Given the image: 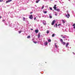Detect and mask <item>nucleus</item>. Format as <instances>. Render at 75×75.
<instances>
[{"instance_id":"obj_1","label":"nucleus","mask_w":75,"mask_h":75,"mask_svg":"<svg viewBox=\"0 0 75 75\" xmlns=\"http://www.w3.org/2000/svg\"><path fill=\"white\" fill-rule=\"evenodd\" d=\"M29 18L30 19H31V20H32L33 18V16L32 15H30V16L29 17Z\"/></svg>"},{"instance_id":"obj_2","label":"nucleus","mask_w":75,"mask_h":75,"mask_svg":"<svg viewBox=\"0 0 75 75\" xmlns=\"http://www.w3.org/2000/svg\"><path fill=\"white\" fill-rule=\"evenodd\" d=\"M67 15H66V17H67V18H69V17H70V15L68 13H67Z\"/></svg>"},{"instance_id":"obj_3","label":"nucleus","mask_w":75,"mask_h":75,"mask_svg":"<svg viewBox=\"0 0 75 75\" xmlns=\"http://www.w3.org/2000/svg\"><path fill=\"white\" fill-rule=\"evenodd\" d=\"M55 20H54L53 21H52L51 25H54V24L55 23Z\"/></svg>"},{"instance_id":"obj_4","label":"nucleus","mask_w":75,"mask_h":75,"mask_svg":"<svg viewBox=\"0 0 75 75\" xmlns=\"http://www.w3.org/2000/svg\"><path fill=\"white\" fill-rule=\"evenodd\" d=\"M11 1H12V0H8V1H6V3H9V2H11Z\"/></svg>"},{"instance_id":"obj_5","label":"nucleus","mask_w":75,"mask_h":75,"mask_svg":"<svg viewBox=\"0 0 75 75\" xmlns=\"http://www.w3.org/2000/svg\"><path fill=\"white\" fill-rule=\"evenodd\" d=\"M56 6H57V5H55L53 7L56 10V9H57V7H56Z\"/></svg>"},{"instance_id":"obj_6","label":"nucleus","mask_w":75,"mask_h":75,"mask_svg":"<svg viewBox=\"0 0 75 75\" xmlns=\"http://www.w3.org/2000/svg\"><path fill=\"white\" fill-rule=\"evenodd\" d=\"M69 42H67L66 45V47H68V45H69Z\"/></svg>"},{"instance_id":"obj_7","label":"nucleus","mask_w":75,"mask_h":75,"mask_svg":"<svg viewBox=\"0 0 75 75\" xmlns=\"http://www.w3.org/2000/svg\"><path fill=\"white\" fill-rule=\"evenodd\" d=\"M38 38H40V33H39L38 35Z\"/></svg>"},{"instance_id":"obj_8","label":"nucleus","mask_w":75,"mask_h":75,"mask_svg":"<svg viewBox=\"0 0 75 75\" xmlns=\"http://www.w3.org/2000/svg\"><path fill=\"white\" fill-rule=\"evenodd\" d=\"M43 23L44 24V25H46V22L45 21H43Z\"/></svg>"},{"instance_id":"obj_9","label":"nucleus","mask_w":75,"mask_h":75,"mask_svg":"<svg viewBox=\"0 0 75 75\" xmlns=\"http://www.w3.org/2000/svg\"><path fill=\"white\" fill-rule=\"evenodd\" d=\"M35 32L36 33H38V30H35Z\"/></svg>"},{"instance_id":"obj_10","label":"nucleus","mask_w":75,"mask_h":75,"mask_svg":"<svg viewBox=\"0 0 75 75\" xmlns=\"http://www.w3.org/2000/svg\"><path fill=\"white\" fill-rule=\"evenodd\" d=\"M62 44H63V45H65V42H62Z\"/></svg>"},{"instance_id":"obj_11","label":"nucleus","mask_w":75,"mask_h":75,"mask_svg":"<svg viewBox=\"0 0 75 75\" xmlns=\"http://www.w3.org/2000/svg\"><path fill=\"white\" fill-rule=\"evenodd\" d=\"M62 22H63V24H65V21H64V20H62Z\"/></svg>"},{"instance_id":"obj_12","label":"nucleus","mask_w":75,"mask_h":75,"mask_svg":"<svg viewBox=\"0 0 75 75\" xmlns=\"http://www.w3.org/2000/svg\"><path fill=\"white\" fill-rule=\"evenodd\" d=\"M45 45H47V44H48V42H46L45 43Z\"/></svg>"},{"instance_id":"obj_13","label":"nucleus","mask_w":75,"mask_h":75,"mask_svg":"<svg viewBox=\"0 0 75 75\" xmlns=\"http://www.w3.org/2000/svg\"><path fill=\"white\" fill-rule=\"evenodd\" d=\"M56 10L57 11H60V9H56Z\"/></svg>"},{"instance_id":"obj_14","label":"nucleus","mask_w":75,"mask_h":75,"mask_svg":"<svg viewBox=\"0 0 75 75\" xmlns=\"http://www.w3.org/2000/svg\"><path fill=\"white\" fill-rule=\"evenodd\" d=\"M44 8V5H43L42 7V8H41V9H43V8Z\"/></svg>"},{"instance_id":"obj_15","label":"nucleus","mask_w":75,"mask_h":75,"mask_svg":"<svg viewBox=\"0 0 75 75\" xmlns=\"http://www.w3.org/2000/svg\"><path fill=\"white\" fill-rule=\"evenodd\" d=\"M60 41L62 42H63V40H62V39H60Z\"/></svg>"},{"instance_id":"obj_16","label":"nucleus","mask_w":75,"mask_h":75,"mask_svg":"<svg viewBox=\"0 0 75 75\" xmlns=\"http://www.w3.org/2000/svg\"><path fill=\"white\" fill-rule=\"evenodd\" d=\"M43 13H45V14H46L47 13V11H43Z\"/></svg>"},{"instance_id":"obj_17","label":"nucleus","mask_w":75,"mask_h":75,"mask_svg":"<svg viewBox=\"0 0 75 75\" xmlns=\"http://www.w3.org/2000/svg\"><path fill=\"white\" fill-rule=\"evenodd\" d=\"M48 42H51V39L48 40Z\"/></svg>"},{"instance_id":"obj_18","label":"nucleus","mask_w":75,"mask_h":75,"mask_svg":"<svg viewBox=\"0 0 75 75\" xmlns=\"http://www.w3.org/2000/svg\"><path fill=\"white\" fill-rule=\"evenodd\" d=\"M55 46L56 48H57V45H56V43H55Z\"/></svg>"},{"instance_id":"obj_19","label":"nucleus","mask_w":75,"mask_h":75,"mask_svg":"<svg viewBox=\"0 0 75 75\" xmlns=\"http://www.w3.org/2000/svg\"><path fill=\"white\" fill-rule=\"evenodd\" d=\"M55 36V34H53L52 35V37H54Z\"/></svg>"},{"instance_id":"obj_20","label":"nucleus","mask_w":75,"mask_h":75,"mask_svg":"<svg viewBox=\"0 0 75 75\" xmlns=\"http://www.w3.org/2000/svg\"><path fill=\"white\" fill-rule=\"evenodd\" d=\"M30 36H28L27 37V38H30Z\"/></svg>"},{"instance_id":"obj_21","label":"nucleus","mask_w":75,"mask_h":75,"mask_svg":"<svg viewBox=\"0 0 75 75\" xmlns=\"http://www.w3.org/2000/svg\"><path fill=\"white\" fill-rule=\"evenodd\" d=\"M49 17L50 18H52V16H49Z\"/></svg>"},{"instance_id":"obj_22","label":"nucleus","mask_w":75,"mask_h":75,"mask_svg":"<svg viewBox=\"0 0 75 75\" xmlns=\"http://www.w3.org/2000/svg\"><path fill=\"white\" fill-rule=\"evenodd\" d=\"M25 18L24 17L23 18V21H25Z\"/></svg>"},{"instance_id":"obj_23","label":"nucleus","mask_w":75,"mask_h":75,"mask_svg":"<svg viewBox=\"0 0 75 75\" xmlns=\"http://www.w3.org/2000/svg\"><path fill=\"white\" fill-rule=\"evenodd\" d=\"M49 33V30H47V33L48 34V33Z\"/></svg>"},{"instance_id":"obj_24","label":"nucleus","mask_w":75,"mask_h":75,"mask_svg":"<svg viewBox=\"0 0 75 75\" xmlns=\"http://www.w3.org/2000/svg\"><path fill=\"white\" fill-rule=\"evenodd\" d=\"M18 32H19V34H20V33H21V31H18Z\"/></svg>"},{"instance_id":"obj_25","label":"nucleus","mask_w":75,"mask_h":75,"mask_svg":"<svg viewBox=\"0 0 75 75\" xmlns=\"http://www.w3.org/2000/svg\"><path fill=\"white\" fill-rule=\"evenodd\" d=\"M50 9L51 10H52V8L50 7Z\"/></svg>"},{"instance_id":"obj_26","label":"nucleus","mask_w":75,"mask_h":75,"mask_svg":"<svg viewBox=\"0 0 75 75\" xmlns=\"http://www.w3.org/2000/svg\"><path fill=\"white\" fill-rule=\"evenodd\" d=\"M72 26H74V27L75 26V23H74V24Z\"/></svg>"},{"instance_id":"obj_27","label":"nucleus","mask_w":75,"mask_h":75,"mask_svg":"<svg viewBox=\"0 0 75 75\" xmlns=\"http://www.w3.org/2000/svg\"><path fill=\"white\" fill-rule=\"evenodd\" d=\"M55 25H56V27H57V23Z\"/></svg>"},{"instance_id":"obj_28","label":"nucleus","mask_w":75,"mask_h":75,"mask_svg":"<svg viewBox=\"0 0 75 75\" xmlns=\"http://www.w3.org/2000/svg\"><path fill=\"white\" fill-rule=\"evenodd\" d=\"M62 38H65V36H63L62 37Z\"/></svg>"},{"instance_id":"obj_29","label":"nucleus","mask_w":75,"mask_h":75,"mask_svg":"<svg viewBox=\"0 0 75 75\" xmlns=\"http://www.w3.org/2000/svg\"><path fill=\"white\" fill-rule=\"evenodd\" d=\"M60 25H61V24H59L58 25V26H60Z\"/></svg>"},{"instance_id":"obj_30","label":"nucleus","mask_w":75,"mask_h":75,"mask_svg":"<svg viewBox=\"0 0 75 75\" xmlns=\"http://www.w3.org/2000/svg\"><path fill=\"white\" fill-rule=\"evenodd\" d=\"M2 21L3 22H4V21H5V20H3Z\"/></svg>"},{"instance_id":"obj_31","label":"nucleus","mask_w":75,"mask_h":75,"mask_svg":"<svg viewBox=\"0 0 75 75\" xmlns=\"http://www.w3.org/2000/svg\"><path fill=\"white\" fill-rule=\"evenodd\" d=\"M36 17H35L34 18V20H36Z\"/></svg>"},{"instance_id":"obj_32","label":"nucleus","mask_w":75,"mask_h":75,"mask_svg":"<svg viewBox=\"0 0 75 75\" xmlns=\"http://www.w3.org/2000/svg\"><path fill=\"white\" fill-rule=\"evenodd\" d=\"M36 2L37 3H38V1H36Z\"/></svg>"},{"instance_id":"obj_33","label":"nucleus","mask_w":75,"mask_h":75,"mask_svg":"<svg viewBox=\"0 0 75 75\" xmlns=\"http://www.w3.org/2000/svg\"><path fill=\"white\" fill-rule=\"evenodd\" d=\"M3 1V0H1V2H2Z\"/></svg>"},{"instance_id":"obj_34","label":"nucleus","mask_w":75,"mask_h":75,"mask_svg":"<svg viewBox=\"0 0 75 75\" xmlns=\"http://www.w3.org/2000/svg\"><path fill=\"white\" fill-rule=\"evenodd\" d=\"M73 53L74 54V55H75V53H74V52H73Z\"/></svg>"},{"instance_id":"obj_35","label":"nucleus","mask_w":75,"mask_h":75,"mask_svg":"<svg viewBox=\"0 0 75 75\" xmlns=\"http://www.w3.org/2000/svg\"><path fill=\"white\" fill-rule=\"evenodd\" d=\"M55 16H57V13H55Z\"/></svg>"},{"instance_id":"obj_36","label":"nucleus","mask_w":75,"mask_h":75,"mask_svg":"<svg viewBox=\"0 0 75 75\" xmlns=\"http://www.w3.org/2000/svg\"><path fill=\"white\" fill-rule=\"evenodd\" d=\"M32 13H33V12H30V14H32Z\"/></svg>"},{"instance_id":"obj_37","label":"nucleus","mask_w":75,"mask_h":75,"mask_svg":"<svg viewBox=\"0 0 75 75\" xmlns=\"http://www.w3.org/2000/svg\"><path fill=\"white\" fill-rule=\"evenodd\" d=\"M2 18V17L0 16V18Z\"/></svg>"},{"instance_id":"obj_38","label":"nucleus","mask_w":75,"mask_h":75,"mask_svg":"<svg viewBox=\"0 0 75 75\" xmlns=\"http://www.w3.org/2000/svg\"><path fill=\"white\" fill-rule=\"evenodd\" d=\"M73 28L75 29V26H74V27H73Z\"/></svg>"},{"instance_id":"obj_39","label":"nucleus","mask_w":75,"mask_h":75,"mask_svg":"<svg viewBox=\"0 0 75 75\" xmlns=\"http://www.w3.org/2000/svg\"><path fill=\"white\" fill-rule=\"evenodd\" d=\"M30 30H33V29H31Z\"/></svg>"},{"instance_id":"obj_40","label":"nucleus","mask_w":75,"mask_h":75,"mask_svg":"<svg viewBox=\"0 0 75 75\" xmlns=\"http://www.w3.org/2000/svg\"><path fill=\"white\" fill-rule=\"evenodd\" d=\"M34 43L35 44H36L37 43V42H34Z\"/></svg>"},{"instance_id":"obj_41","label":"nucleus","mask_w":75,"mask_h":75,"mask_svg":"<svg viewBox=\"0 0 75 75\" xmlns=\"http://www.w3.org/2000/svg\"><path fill=\"white\" fill-rule=\"evenodd\" d=\"M0 2H1V0H0Z\"/></svg>"},{"instance_id":"obj_42","label":"nucleus","mask_w":75,"mask_h":75,"mask_svg":"<svg viewBox=\"0 0 75 75\" xmlns=\"http://www.w3.org/2000/svg\"><path fill=\"white\" fill-rule=\"evenodd\" d=\"M50 1H52V0H50Z\"/></svg>"},{"instance_id":"obj_43","label":"nucleus","mask_w":75,"mask_h":75,"mask_svg":"<svg viewBox=\"0 0 75 75\" xmlns=\"http://www.w3.org/2000/svg\"><path fill=\"white\" fill-rule=\"evenodd\" d=\"M69 0V1H70V0Z\"/></svg>"},{"instance_id":"obj_44","label":"nucleus","mask_w":75,"mask_h":75,"mask_svg":"<svg viewBox=\"0 0 75 75\" xmlns=\"http://www.w3.org/2000/svg\"><path fill=\"white\" fill-rule=\"evenodd\" d=\"M54 27H55V26H54Z\"/></svg>"},{"instance_id":"obj_45","label":"nucleus","mask_w":75,"mask_h":75,"mask_svg":"<svg viewBox=\"0 0 75 75\" xmlns=\"http://www.w3.org/2000/svg\"><path fill=\"white\" fill-rule=\"evenodd\" d=\"M45 63H47V62H45Z\"/></svg>"},{"instance_id":"obj_46","label":"nucleus","mask_w":75,"mask_h":75,"mask_svg":"<svg viewBox=\"0 0 75 75\" xmlns=\"http://www.w3.org/2000/svg\"><path fill=\"white\" fill-rule=\"evenodd\" d=\"M39 0V1H40V0Z\"/></svg>"}]
</instances>
